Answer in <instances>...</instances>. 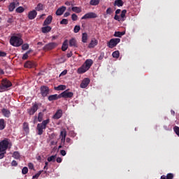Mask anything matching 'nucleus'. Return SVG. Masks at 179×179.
Returning <instances> with one entry per match:
<instances>
[{"label":"nucleus","mask_w":179,"mask_h":179,"mask_svg":"<svg viewBox=\"0 0 179 179\" xmlns=\"http://www.w3.org/2000/svg\"><path fill=\"white\" fill-rule=\"evenodd\" d=\"M100 3V0H90V5L92 6H97Z\"/></svg>","instance_id":"nucleus-32"},{"label":"nucleus","mask_w":179,"mask_h":179,"mask_svg":"<svg viewBox=\"0 0 179 179\" xmlns=\"http://www.w3.org/2000/svg\"><path fill=\"white\" fill-rule=\"evenodd\" d=\"M92 65H93V61L91 59H87L85 60L82 66L78 69V73H85V72H87V71L90 69Z\"/></svg>","instance_id":"nucleus-1"},{"label":"nucleus","mask_w":179,"mask_h":179,"mask_svg":"<svg viewBox=\"0 0 179 179\" xmlns=\"http://www.w3.org/2000/svg\"><path fill=\"white\" fill-rule=\"evenodd\" d=\"M71 15V13L69 12H66L64 15V17H68V16H69Z\"/></svg>","instance_id":"nucleus-63"},{"label":"nucleus","mask_w":179,"mask_h":179,"mask_svg":"<svg viewBox=\"0 0 179 179\" xmlns=\"http://www.w3.org/2000/svg\"><path fill=\"white\" fill-rule=\"evenodd\" d=\"M61 143L63 145V149H69V146L65 145V141H66V132H64V135L60 138Z\"/></svg>","instance_id":"nucleus-15"},{"label":"nucleus","mask_w":179,"mask_h":179,"mask_svg":"<svg viewBox=\"0 0 179 179\" xmlns=\"http://www.w3.org/2000/svg\"><path fill=\"white\" fill-rule=\"evenodd\" d=\"M115 20H117V22H121V18H120V15L115 14L114 17Z\"/></svg>","instance_id":"nucleus-54"},{"label":"nucleus","mask_w":179,"mask_h":179,"mask_svg":"<svg viewBox=\"0 0 179 179\" xmlns=\"http://www.w3.org/2000/svg\"><path fill=\"white\" fill-rule=\"evenodd\" d=\"M72 55H73V53H72V52H70L69 53L66 54L67 58H71V57H72Z\"/></svg>","instance_id":"nucleus-62"},{"label":"nucleus","mask_w":179,"mask_h":179,"mask_svg":"<svg viewBox=\"0 0 179 179\" xmlns=\"http://www.w3.org/2000/svg\"><path fill=\"white\" fill-rule=\"evenodd\" d=\"M125 31H115L114 34L115 37H121L122 36H124Z\"/></svg>","instance_id":"nucleus-35"},{"label":"nucleus","mask_w":179,"mask_h":179,"mask_svg":"<svg viewBox=\"0 0 179 179\" xmlns=\"http://www.w3.org/2000/svg\"><path fill=\"white\" fill-rule=\"evenodd\" d=\"M13 22H15L13 16L8 17V19L7 20V23H13Z\"/></svg>","instance_id":"nucleus-51"},{"label":"nucleus","mask_w":179,"mask_h":179,"mask_svg":"<svg viewBox=\"0 0 179 179\" xmlns=\"http://www.w3.org/2000/svg\"><path fill=\"white\" fill-rule=\"evenodd\" d=\"M29 44L28 43H24L22 45V50H23V51H26L27 50H29Z\"/></svg>","instance_id":"nucleus-44"},{"label":"nucleus","mask_w":179,"mask_h":179,"mask_svg":"<svg viewBox=\"0 0 179 179\" xmlns=\"http://www.w3.org/2000/svg\"><path fill=\"white\" fill-rule=\"evenodd\" d=\"M174 178V175L173 173H168L166 176L163 175L161 176V179H172Z\"/></svg>","instance_id":"nucleus-30"},{"label":"nucleus","mask_w":179,"mask_h":179,"mask_svg":"<svg viewBox=\"0 0 179 179\" xmlns=\"http://www.w3.org/2000/svg\"><path fill=\"white\" fill-rule=\"evenodd\" d=\"M43 9H44V6L41 3H39L36 7V10L38 11L43 10Z\"/></svg>","instance_id":"nucleus-39"},{"label":"nucleus","mask_w":179,"mask_h":179,"mask_svg":"<svg viewBox=\"0 0 179 179\" xmlns=\"http://www.w3.org/2000/svg\"><path fill=\"white\" fill-rule=\"evenodd\" d=\"M68 23H69L68 19L64 18L60 21V24H68Z\"/></svg>","instance_id":"nucleus-47"},{"label":"nucleus","mask_w":179,"mask_h":179,"mask_svg":"<svg viewBox=\"0 0 179 179\" xmlns=\"http://www.w3.org/2000/svg\"><path fill=\"white\" fill-rule=\"evenodd\" d=\"M114 6H118L119 8L121 6H124V2L122 0H116L114 3Z\"/></svg>","instance_id":"nucleus-29"},{"label":"nucleus","mask_w":179,"mask_h":179,"mask_svg":"<svg viewBox=\"0 0 179 179\" xmlns=\"http://www.w3.org/2000/svg\"><path fill=\"white\" fill-rule=\"evenodd\" d=\"M69 47H74L75 48H77L78 41H76V39L75 38H72L71 39H70Z\"/></svg>","instance_id":"nucleus-22"},{"label":"nucleus","mask_w":179,"mask_h":179,"mask_svg":"<svg viewBox=\"0 0 179 179\" xmlns=\"http://www.w3.org/2000/svg\"><path fill=\"white\" fill-rule=\"evenodd\" d=\"M60 154L62 155V156H66V151H65L64 150H60Z\"/></svg>","instance_id":"nucleus-59"},{"label":"nucleus","mask_w":179,"mask_h":179,"mask_svg":"<svg viewBox=\"0 0 179 179\" xmlns=\"http://www.w3.org/2000/svg\"><path fill=\"white\" fill-rule=\"evenodd\" d=\"M73 97V92H68V90L60 94V99H72Z\"/></svg>","instance_id":"nucleus-9"},{"label":"nucleus","mask_w":179,"mask_h":179,"mask_svg":"<svg viewBox=\"0 0 179 179\" xmlns=\"http://www.w3.org/2000/svg\"><path fill=\"white\" fill-rule=\"evenodd\" d=\"M43 173V171H40L38 173H37L36 174H35L32 178H38L40 177V176H41V173Z\"/></svg>","instance_id":"nucleus-46"},{"label":"nucleus","mask_w":179,"mask_h":179,"mask_svg":"<svg viewBox=\"0 0 179 179\" xmlns=\"http://www.w3.org/2000/svg\"><path fill=\"white\" fill-rule=\"evenodd\" d=\"M43 117H44V114H43V113H39L38 115V121L39 122H41V121H43Z\"/></svg>","instance_id":"nucleus-43"},{"label":"nucleus","mask_w":179,"mask_h":179,"mask_svg":"<svg viewBox=\"0 0 179 179\" xmlns=\"http://www.w3.org/2000/svg\"><path fill=\"white\" fill-rule=\"evenodd\" d=\"M28 167L29 170H34V165L32 163H29Z\"/></svg>","instance_id":"nucleus-53"},{"label":"nucleus","mask_w":179,"mask_h":179,"mask_svg":"<svg viewBox=\"0 0 179 179\" xmlns=\"http://www.w3.org/2000/svg\"><path fill=\"white\" fill-rule=\"evenodd\" d=\"M62 51H66L68 50V39H66L62 46Z\"/></svg>","instance_id":"nucleus-31"},{"label":"nucleus","mask_w":179,"mask_h":179,"mask_svg":"<svg viewBox=\"0 0 179 179\" xmlns=\"http://www.w3.org/2000/svg\"><path fill=\"white\" fill-rule=\"evenodd\" d=\"M68 73V71L67 70H64L59 75V76H65V75H66Z\"/></svg>","instance_id":"nucleus-55"},{"label":"nucleus","mask_w":179,"mask_h":179,"mask_svg":"<svg viewBox=\"0 0 179 179\" xmlns=\"http://www.w3.org/2000/svg\"><path fill=\"white\" fill-rule=\"evenodd\" d=\"M89 83H90V79L89 78H85L83 80L80 87L81 89H86V87L89 86Z\"/></svg>","instance_id":"nucleus-13"},{"label":"nucleus","mask_w":179,"mask_h":179,"mask_svg":"<svg viewBox=\"0 0 179 179\" xmlns=\"http://www.w3.org/2000/svg\"><path fill=\"white\" fill-rule=\"evenodd\" d=\"M119 13H121V9H117L115 10V15H119Z\"/></svg>","instance_id":"nucleus-64"},{"label":"nucleus","mask_w":179,"mask_h":179,"mask_svg":"<svg viewBox=\"0 0 179 179\" xmlns=\"http://www.w3.org/2000/svg\"><path fill=\"white\" fill-rule=\"evenodd\" d=\"M11 166L16 167V166H17V162H16L15 160L12 161Z\"/></svg>","instance_id":"nucleus-57"},{"label":"nucleus","mask_w":179,"mask_h":179,"mask_svg":"<svg viewBox=\"0 0 179 179\" xmlns=\"http://www.w3.org/2000/svg\"><path fill=\"white\" fill-rule=\"evenodd\" d=\"M65 89H66V86L63 85H60L57 87H55V90H57V91L65 90Z\"/></svg>","instance_id":"nucleus-34"},{"label":"nucleus","mask_w":179,"mask_h":179,"mask_svg":"<svg viewBox=\"0 0 179 179\" xmlns=\"http://www.w3.org/2000/svg\"><path fill=\"white\" fill-rule=\"evenodd\" d=\"M50 124V119H47L45 120H43L41 123H38L37 124V134L38 135H43L44 132V129L47 128V125Z\"/></svg>","instance_id":"nucleus-3"},{"label":"nucleus","mask_w":179,"mask_h":179,"mask_svg":"<svg viewBox=\"0 0 179 179\" xmlns=\"http://www.w3.org/2000/svg\"><path fill=\"white\" fill-rule=\"evenodd\" d=\"M10 43L13 47H20V45H23V39L19 36H12L10 39Z\"/></svg>","instance_id":"nucleus-5"},{"label":"nucleus","mask_w":179,"mask_h":179,"mask_svg":"<svg viewBox=\"0 0 179 179\" xmlns=\"http://www.w3.org/2000/svg\"><path fill=\"white\" fill-rule=\"evenodd\" d=\"M112 57L113 58H120V51L116 50L112 53Z\"/></svg>","instance_id":"nucleus-40"},{"label":"nucleus","mask_w":179,"mask_h":179,"mask_svg":"<svg viewBox=\"0 0 179 179\" xmlns=\"http://www.w3.org/2000/svg\"><path fill=\"white\" fill-rule=\"evenodd\" d=\"M126 15H127V10H122L120 15V17L122 18V22H124V20H125Z\"/></svg>","instance_id":"nucleus-37"},{"label":"nucleus","mask_w":179,"mask_h":179,"mask_svg":"<svg viewBox=\"0 0 179 179\" xmlns=\"http://www.w3.org/2000/svg\"><path fill=\"white\" fill-rule=\"evenodd\" d=\"M50 93V88L48 86L43 85L41 87V94L43 97H46V96Z\"/></svg>","instance_id":"nucleus-11"},{"label":"nucleus","mask_w":179,"mask_h":179,"mask_svg":"<svg viewBox=\"0 0 179 179\" xmlns=\"http://www.w3.org/2000/svg\"><path fill=\"white\" fill-rule=\"evenodd\" d=\"M37 110H38V103L35 102L32 103V106L30 108L27 109V113L29 115H34Z\"/></svg>","instance_id":"nucleus-8"},{"label":"nucleus","mask_w":179,"mask_h":179,"mask_svg":"<svg viewBox=\"0 0 179 179\" xmlns=\"http://www.w3.org/2000/svg\"><path fill=\"white\" fill-rule=\"evenodd\" d=\"M65 132H66V130L64 129L63 131H61L59 138H62L65 135Z\"/></svg>","instance_id":"nucleus-56"},{"label":"nucleus","mask_w":179,"mask_h":179,"mask_svg":"<svg viewBox=\"0 0 179 179\" xmlns=\"http://www.w3.org/2000/svg\"><path fill=\"white\" fill-rule=\"evenodd\" d=\"M31 51H33V50H29L27 51V52L23 55L22 59L23 60L27 59V58H29V54H30V52H31Z\"/></svg>","instance_id":"nucleus-38"},{"label":"nucleus","mask_w":179,"mask_h":179,"mask_svg":"<svg viewBox=\"0 0 179 179\" xmlns=\"http://www.w3.org/2000/svg\"><path fill=\"white\" fill-rule=\"evenodd\" d=\"M96 17H97V14L93 12H90L83 16L81 19L82 20H85L86 19H96Z\"/></svg>","instance_id":"nucleus-10"},{"label":"nucleus","mask_w":179,"mask_h":179,"mask_svg":"<svg viewBox=\"0 0 179 179\" xmlns=\"http://www.w3.org/2000/svg\"><path fill=\"white\" fill-rule=\"evenodd\" d=\"M50 124V119H47L45 120H43L41 123H38L37 124V134L38 135H43L44 132V129L47 128V125Z\"/></svg>","instance_id":"nucleus-2"},{"label":"nucleus","mask_w":179,"mask_h":179,"mask_svg":"<svg viewBox=\"0 0 179 179\" xmlns=\"http://www.w3.org/2000/svg\"><path fill=\"white\" fill-rule=\"evenodd\" d=\"M74 33H79V31H80V26L79 25H76L74 27V29H73Z\"/></svg>","instance_id":"nucleus-45"},{"label":"nucleus","mask_w":179,"mask_h":179,"mask_svg":"<svg viewBox=\"0 0 179 179\" xmlns=\"http://www.w3.org/2000/svg\"><path fill=\"white\" fill-rule=\"evenodd\" d=\"M71 19L73 22H76V20H78V15L75 13L72 14Z\"/></svg>","instance_id":"nucleus-49"},{"label":"nucleus","mask_w":179,"mask_h":179,"mask_svg":"<svg viewBox=\"0 0 179 179\" xmlns=\"http://www.w3.org/2000/svg\"><path fill=\"white\" fill-rule=\"evenodd\" d=\"M0 57H6V52L0 51Z\"/></svg>","instance_id":"nucleus-60"},{"label":"nucleus","mask_w":179,"mask_h":179,"mask_svg":"<svg viewBox=\"0 0 179 179\" xmlns=\"http://www.w3.org/2000/svg\"><path fill=\"white\" fill-rule=\"evenodd\" d=\"M24 68H29V69L36 68V63L34 62L27 61L24 64Z\"/></svg>","instance_id":"nucleus-17"},{"label":"nucleus","mask_w":179,"mask_h":179,"mask_svg":"<svg viewBox=\"0 0 179 179\" xmlns=\"http://www.w3.org/2000/svg\"><path fill=\"white\" fill-rule=\"evenodd\" d=\"M66 143H70V144H71V143H72V139H71V138H69V137H67V138H66Z\"/></svg>","instance_id":"nucleus-58"},{"label":"nucleus","mask_w":179,"mask_h":179,"mask_svg":"<svg viewBox=\"0 0 179 179\" xmlns=\"http://www.w3.org/2000/svg\"><path fill=\"white\" fill-rule=\"evenodd\" d=\"M113 12H114V10H113V8H108L106 10V15H111V13H113Z\"/></svg>","instance_id":"nucleus-50"},{"label":"nucleus","mask_w":179,"mask_h":179,"mask_svg":"<svg viewBox=\"0 0 179 179\" xmlns=\"http://www.w3.org/2000/svg\"><path fill=\"white\" fill-rule=\"evenodd\" d=\"M1 114H3V117H6V118H9V117H10V110L3 108L1 109Z\"/></svg>","instance_id":"nucleus-21"},{"label":"nucleus","mask_w":179,"mask_h":179,"mask_svg":"<svg viewBox=\"0 0 179 179\" xmlns=\"http://www.w3.org/2000/svg\"><path fill=\"white\" fill-rule=\"evenodd\" d=\"M5 155H6V151H1L0 159H3V157H5Z\"/></svg>","instance_id":"nucleus-52"},{"label":"nucleus","mask_w":179,"mask_h":179,"mask_svg":"<svg viewBox=\"0 0 179 179\" xmlns=\"http://www.w3.org/2000/svg\"><path fill=\"white\" fill-rule=\"evenodd\" d=\"M9 139L4 138L0 142V152H6L8 150V148L9 147Z\"/></svg>","instance_id":"nucleus-6"},{"label":"nucleus","mask_w":179,"mask_h":179,"mask_svg":"<svg viewBox=\"0 0 179 179\" xmlns=\"http://www.w3.org/2000/svg\"><path fill=\"white\" fill-rule=\"evenodd\" d=\"M62 117V110L59 109L57 110V112L55 113V115L52 116L53 120H59Z\"/></svg>","instance_id":"nucleus-16"},{"label":"nucleus","mask_w":179,"mask_h":179,"mask_svg":"<svg viewBox=\"0 0 179 179\" xmlns=\"http://www.w3.org/2000/svg\"><path fill=\"white\" fill-rule=\"evenodd\" d=\"M49 101H53V100H58V99H61L60 94H52L48 96Z\"/></svg>","instance_id":"nucleus-24"},{"label":"nucleus","mask_w":179,"mask_h":179,"mask_svg":"<svg viewBox=\"0 0 179 179\" xmlns=\"http://www.w3.org/2000/svg\"><path fill=\"white\" fill-rule=\"evenodd\" d=\"M71 10L73 12H75V13H80L82 12V8L74 6V7H72Z\"/></svg>","instance_id":"nucleus-28"},{"label":"nucleus","mask_w":179,"mask_h":179,"mask_svg":"<svg viewBox=\"0 0 179 179\" xmlns=\"http://www.w3.org/2000/svg\"><path fill=\"white\" fill-rule=\"evenodd\" d=\"M13 157L16 159H20V153L18 151H15L13 154Z\"/></svg>","instance_id":"nucleus-36"},{"label":"nucleus","mask_w":179,"mask_h":179,"mask_svg":"<svg viewBox=\"0 0 179 179\" xmlns=\"http://www.w3.org/2000/svg\"><path fill=\"white\" fill-rule=\"evenodd\" d=\"M10 87H12V83L8 79H3L0 85V93L6 92Z\"/></svg>","instance_id":"nucleus-4"},{"label":"nucleus","mask_w":179,"mask_h":179,"mask_svg":"<svg viewBox=\"0 0 179 179\" xmlns=\"http://www.w3.org/2000/svg\"><path fill=\"white\" fill-rule=\"evenodd\" d=\"M36 17L37 11H36L35 10L29 12L28 19H29V20H33L34 19H36Z\"/></svg>","instance_id":"nucleus-14"},{"label":"nucleus","mask_w":179,"mask_h":179,"mask_svg":"<svg viewBox=\"0 0 179 179\" xmlns=\"http://www.w3.org/2000/svg\"><path fill=\"white\" fill-rule=\"evenodd\" d=\"M99 44V41L96 38H93L91 40V42L88 45V48H94L96 45Z\"/></svg>","instance_id":"nucleus-19"},{"label":"nucleus","mask_w":179,"mask_h":179,"mask_svg":"<svg viewBox=\"0 0 179 179\" xmlns=\"http://www.w3.org/2000/svg\"><path fill=\"white\" fill-rule=\"evenodd\" d=\"M82 41L83 43H87V33L84 32L82 34Z\"/></svg>","instance_id":"nucleus-33"},{"label":"nucleus","mask_w":179,"mask_h":179,"mask_svg":"<svg viewBox=\"0 0 179 179\" xmlns=\"http://www.w3.org/2000/svg\"><path fill=\"white\" fill-rule=\"evenodd\" d=\"M55 159H57V155H52L48 157V162H55Z\"/></svg>","instance_id":"nucleus-42"},{"label":"nucleus","mask_w":179,"mask_h":179,"mask_svg":"<svg viewBox=\"0 0 179 179\" xmlns=\"http://www.w3.org/2000/svg\"><path fill=\"white\" fill-rule=\"evenodd\" d=\"M15 12H17V13H23V12H24V8L22 6H20L16 8Z\"/></svg>","instance_id":"nucleus-41"},{"label":"nucleus","mask_w":179,"mask_h":179,"mask_svg":"<svg viewBox=\"0 0 179 179\" xmlns=\"http://www.w3.org/2000/svg\"><path fill=\"white\" fill-rule=\"evenodd\" d=\"M65 10H66V7L65 6H62L60 8H59L57 10H56V15L57 16H61L62 15H64V12H65Z\"/></svg>","instance_id":"nucleus-18"},{"label":"nucleus","mask_w":179,"mask_h":179,"mask_svg":"<svg viewBox=\"0 0 179 179\" xmlns=\"http://www.w3.org/2000/svg\"><path fill=\"white\" fill-rule=\"evenodd\" d=\"M23 130L24 131V132H26V134H29L30 131V129L29 127V123L27 122L23 123Z\"/></svg>","instance_id":"nucleus-27"},{"label":"nucleus","mask_w":179,"mask_h":179,"mask_svg":"<svg viewBox=\"0 0 179 179\" xmlns=\"http://www.w3.org/2000/svg\"><path fill=\"white\" fill-rule=\"evenodd\" d=\"M52 22V16L49 15L47 17V18L45 20L43 26H48V24H51Z\"/></svg>","instance_id":"nucleus-20"},{"label":"nucleus","mask_w":179,"mask_h":179,"mask_svg":"<svg viewBox=\"0 0 179 179\" xmlns=\"http://www.w3.org/2000/svg\"><path fill=\"white\" fill-rule=\"evenodd\" d=\"M57 163H62V158L57 157L56 159Z\"/></svg>","instance_id":"nucleus-61"},{"label":"nucleus","mask_w":179,"mask_h":179,"mask_svg":"<svg viewBox=\"0 0 179 179\" xmlns=\"http://www.w3.org/2000/svg\"><path fill=\"white\" fill-rule=\"evenodd\" d=\"M121 39L118 38H111L107 43V45L109 48H114V47H117V44L120 43Z\"/></svg>","instance_id":"nucleus-7"},{"label":"nucleus","mask_w":179,"mask_h":179,"mask_svg":"<svg viewBox=\"0 0 179 179\" xmlns=\"http://www.w3.org/2000/svg\"><path fill=\"white\" fill-rule=\"evenodd\" d=\"M6 127V123L5 119H0V131H3V129Z\"/></svg>","instance_id":"nucleus-25"},{"label":"nucleus","mask_w":179,"mask_h":179,"mask_svg":"<svg viewBox=\"0 0 179 179\" xmlns=\"http://www.w3.org/2000/svg\"><path fill=\"white\" fill-rule=\"evenodd\" d=\"M19 6V3L17 2V4L15 2H12L10 3V5L8 6V10L9 12H13V10H15V8Z\"/></svg>","instance_id":"nucleus-23"},{"label":"nucleus","mask_w":179,"mask_h":179,"mask_svg":"<svg viewBox=\"0 0 179 179\" xmlns=\"http://www.w3.org/2000/svg\"><path fill=\"white\" fill-rule=\"evenodd\" d=\"M55 47H57L56 43H54V42L49 43L43 47V50L44 51H50V50H54V48H55Z\"/></svg>","instance_id":"nucleus-12"},{"label":"nucleus","mask_w":179,"mask_h":179,"mask_svg":"<svg viewBox=\"0 0 179 179\" xmlns=\"http://www.w3.org/2000/svg\"><path fill=\"white\" fill-rule=\"evenodd\" d=\"M22 174H27L29 173V169L26 166H24L22 170Z\"/></svg>","instance_id":"nucleus-48"},{"label":"nucleus","mask_w":179,"mask_h":179,"mask_svg":"<svg viewBox=\"0 0 179 179\" xmlns=\"http://www.w3.org/2000/svg\"><path fill=\"white\" fill-rule=\"evenodd\" d=\"M52 27L50 26H46V27H42L41 30H42V33H50V31H51L52 30Z\"/></svg>","instance_id":"nucleus-26"}]
</instances>
